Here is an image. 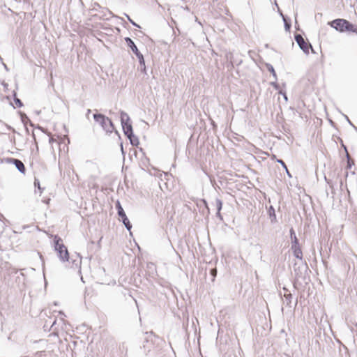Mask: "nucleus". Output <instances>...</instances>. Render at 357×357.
<instances>
[{
  "instance_id": "nucleus-1",
  "label": "nucleus",
  "mask_w": 357,
  "mask_h": 357,
  "mask_svg": "<svg viewBox=\"0 0 357 357\" xmlns=\"http://www.w3.org/2000/svg\"><path fill=\"white\" fill-rule=\"evenodd\" d=\"M162 340L151 332H146L143 344V349L146 356L151 355L152 357H157L161 347L159 345Z\"/></svg>"
},
{
  "instance_id": "nucleus-2",
  "label": "nucleus",
  "mask_w": 357,
  "mask_h": 357,
  "mask_svg": "<svg viewBox=\"0 0 357 357\" xmlns=\"http://www.w3.org/2000/svg\"><path fill=\"white\" fill-rule=\"evenodd\" d=\"M93 119L107 133L114 132L121 138L119 132L115 130L114 125L109 118L102 114L96 113L93 114Z\"/></svg>"
},
{
  "instance_id": "nucleus-3",
  "label": "nucleus",
  "mask_w": 357,
  "mask_h": 357,
  "mask_svg": "<svg viewBox=\"0 0 357 357\" xmlns=\"http://www.w3.org/2000/svg\"><path fill=\"white\" fill-rule=\"evenodd\" d=\"M54 250L57 252L58 257L63 262H70V256L67 248L63 243V240L61 237L56 235L53 239Z\"/></svg>"
},
{
  "instance_id": "nucleus-4",
  "label": "nucleus",
  "mask_w": 357,
  "mask_h": 357,
  "mask_svg": "<svg viewBox=\"0 0 357 357\" xmlns=\"http://www.w3.org/2000/svg\"><path fill=\"white\" fill-rule=\"evenodd\" d=\"M328 24L340 33L349 32L353 27L351 22L342 18L335 19Z\"/></svg>"
},
{
  "instance_id": "nucleus-5",
  "label": "nucleus",
  "mask_w": 357,
  "mask_h": 357,
  "mask_svg": "<svg viewBox=\"0 0 357 357\" xmlns=\"http://www.w3.org/2000/svg\"><path fill=\"white\" fill-rule=\"evenodd\" d=\"M125 41L128 46V47L131 50L135 55L138 56V61L140 66V71L144 74H146V68L145 65V60L143 54L139 51L137 45L134 43V41L129 37L125 38Z\"/></svg>"
},
{
  "instance_id": "nucleus-6",
  "label": "nucleus",
  "mask_w": 357,
  "mask_h": 357,
  "mask_svg": "<svg viewBox=\"0 0 357 357\" xmlns=\"http://www.w3.org/2000/svg\"><path fill=\"white\" fill-rule=\"evenodd\" d=\"M121 123L122 126V129L123 131V133L126 136L130 135L133 134V129L132 126L130 122V119L128 116V114L123 112H121Z\"/></svg>"
},
{
  "instance_id": "nucleus-7",
  "label": "nucleus",
  "mask_w": 357,
  "mask_h": 357,
  "mask_svg": "<svg viewBox=\"0 0 357 357\" xmlns=\"http://www.w3.org/2000/svg\"><path fill=\"white\" fill-rule=\"evenodd\" d=\"M294 39L296 42L297 43L298 45L299 46L300 49L306 54H309V49H312V45L307 42L303 37L298 33L295 34Z\"/></svg>"
},
{
  "instance_id": "nucleus-8",
  "label": "nucleus",
  "mask_w": 357,
  "mask_h": 357,
  "mask_svg": "<svg viewBox=\"0 0 357 357\" xmlns=\"http://www.w3.org/2000/svg\"><path fill=\"white\" fill-rule=\"evenodd\" d=\"M6 162L8 164H12L15 165L16 169L23 175H25L26 174V167L24 165V163L17 158H7L6 159Z\"/></svg>"
},
{
  "instance_id": "nucleus-9",
  "label": "nucleus",
  "mask_w": 357,
  "mask_h": 357,
  "mask_svg": "<svg viewBox=\"0 0 357 357\" xmlns=\"http://www.w3.org/2000/svg\"><path fill=\"white\" fill-rule=\"evenodd\" d=\"M302 268H304L305 271H307L308 269V266L307 263L305 261L304 263H301V264H298V263H294V271L295 273V276L296 278H300L302 275Z\"/></svg>"
},
{
  "instance_id": "nucleus-10",
  "label": "nucleus",
  "mask_w": 357,
  "mask_h": 357,
  "mask_svg": "<svg viewBox=\"0 0 357 357\" xmlns=\"http://www.w3.org/2000/svg\"><path fill=\"white\" fill-rule=\"evenodd\" d=\"M291 250L293 252L294 256L298 259L302 261L303 259V252L301 248V245L299 243L296 244H291Z\"/></svg>"
},
{
  "instance_id": "nucleus-11",
  "label": "nucleus",
  "mask_w": 357,
  "mask_h": 357,
  "mask_svg": "<svg viewBox=\"0 0 357 357\" xmlns=\"http://www.w3.org/2000/svg\"><path fill=\"white\" fill-rule=\"evenodd\" d=\"M118 215L121 220V221L123 222V224L124 225L125 227L129 231H130L131 229H132V225L129 220V219L128 218L125 211H121L120 210V213H118Z\"/></svg>"
},
{
  "instance_id": "nucleus-12",
  "label": "nucleus",
  "mask_w": 357,
  "mask_h": 357,
  "mask_svg": "<svg viewBox=\"0 0 357 357\" xmlns=\"http://www.w3.org/2000/svg\"><path fill=\"white\" fill-rule=\"evenodd\" d=\"M75 257L76 258H74L73 255L70 257V260L72 263L71 268L75 269L80 268L82 264V257L79 255V254H76Z\"/></svg>"
},
{
  "instance_id": "nucleus-13",
  "label": "nucleus",
  "mask_w": 357,
  "mask_h": 357,
  "mask_svg": "<svg viewBox=\"0 0 357 357\" xmlns=\"http://www.w3.org/2000/svg\"><path fill=\"white\" fill-rule=\"evenodd\" d=\"M147 275L151 278H154L157 275V271L155 265L152 262L146 264Z\"/></svg>"
},
{
  "instance_id": "nucleus-14",
  "label": "nucleus",
  "mask_w": 357,
  "mask_h": 357,
  "mask_svg": "<svg viewBox=\"0 0 357 357\" xmlns=\"http://www.w3.org/2000/svg\"><path fill=\"white\" fill-rule=\"evenodd\" d=\"M18 113L20 116L21 121L24 127H26L27 124H29V126L31 127H34V124L32 123V121L29 119L28 116L24 112L20 111Z\"/></svg>"
},
{
  "instance_id": "nucleus-15",
  "label": "nucleus",
  "mask_w": 357,
  "mask_h": 357,
  "mask_svg": "<svg viewBox=\"0 0 357 357\" xmlns=\"http://www.w3.org/2000/svg\"><path fill=\"white\" fill-rule=\"evenodd\" d=\"M280 15L282 17L284 29L287 31H289L291 27V20L287 17L286 15H284L282 13H280Z\"/></svg>"
},
{
  "instance_id": "nucleus-16",
  "label": "nucleus",
  "mask_w": 357,
  "mask_h": 357,
  "mask_svg": "<svg viewBox=\"0 0 357 357\" xmlns=\"http://www.w3.org/2000/svg\"><path fill=\"white\" fill-rule=\"evenodd\" d=\"M268 213L269 218L271 219V223H275L277 222L275 211L273 206H270L268 209Z\"/></svg>"
},
{
  "instance_id": "nucleus-17",
  "label": "nucleus",
  "mask_w": 357,
  "mask_h": 357,
  "mask_svg": "<svg viewBox=\"0 0 357 357\" xmlns=\"http://www.w3.org/2000/svg\"><path fill=\"white\" fill-rule=\"evenodd\" d=\"M284 303L286 305V306L291 307V304L292 299H293V296H292L291 293V292L284 293Z\"/></svg>"
},
{
  "instance_id": "nucleus-18",
  "label": "nucleus",
  "mask_w": 357,
  "mask_h": 357,
  "mask_svg": "<svg viewBox=\"0 0 357 357\" xmlns=\"http://www.w3.org/2000/svg\"><path fill=\"white\" fill-rule=\"evenodd\" d=\"M222 201L218 198L215 199V206L217 209L216 216L220 218L221 220L222 219V215L220 214V211L222 208Z\"/></svg>"
},
{
  "instance_id": "nucleus-19",
  "label": "nucleus",
  "mask_w": 357,
  "mask_h": 357,
  "mask_svg": "<svg viewBox=\"0 0 357 357\" xmlns=\"http://www.w3.org/2000/svg\"><path fill=\"white\" fill-rule=\"evenodd\" d=\"M126 137L129 139L130 143L132 146H137L139 144V139L134 133L130 135L126 136Z\"/></svg>"
},
{
  "instance_id": "nucleus-20",
  "label": "nucleus",
  "mask_w": 357,
  "mask_h": 357,
  "mask_svg": "<svg viewBox=\"0 0 357 357\" xmlns=\"http://www.w3.org/2000/svg\"><path fill=\"white\" fill-rule=\"evenodd\" d=\"M12 96L13 98V101H14L15 104L16 105L17 107L20 108L24 106L22 101L20 98H18L17 96L16 90L13 91Z\"/></svg>"
},
{
  "instance_id": "nucleus-21",
  "label": "nucleus",
  "mask_w": 357,
  "mask_h": 357,
  "mask_svg": "<svg viewBox=\"0 0 357 357\" xmlns=\"http://www.w3.org/2000/svg\"><path fill=\"white\" fill-rule=\"evenodd\" d=\"M289 234H290V238L291 240V244H296V243H299V241H298V238L296 237L295 231L293 227H291L290 229Z\"/></svg>"
},
{
  "instance_id": "nucleus-22",
  "label": "nucleus",
  "mask_w": 357,
  "mask_h": 357,
  "mask_svg": "<svg viewBox=\"0 0 357 357\" xmlns=\"http://www.w3.org/2000/svg\"><path fill=\"white\" fill-rule=\"evenodd\" d=\"M266 67L267 70L271 73L275 80L278 79L276 72L273 68V66L270 63H266Z\"/></svg>"
},
{
  "instance_id": "nucleus-23",
  "label": "nucleus",
  "mask_w": 357,
  "mask_h": 357,
  "mask_svg": "<svg viewBox=\"0 0 357 357\" xmlns=\"http://www.w3.org/2000/svg\"><path fill=\"white\" fill-rule=\"evenodd\" d=\"M276 162L280 163L282 165L283 169H285V172H286L287 174L288 175V176L291 178V175L289 171L288 170L287 166L286 165L285 162L282 159H277Z\"/></svg>"
},
{
  "instance_id": "nucleus-24",
  "label": "nucleus",
  "mask_w": 357,
  "mask_h": 357,
  "mask_svg": "<svg viewBox=\"0 0 357 357\" xmlns=\"http://www.w3.org/2000/svg\"><path fill=\"white\" fill-rule=\"evenodd\" d=\"M347 160V169H351V167L354 165V160L350 157L349 153H347V156H346Z\"/></svg>"
},
{
  "instance_id": "nucleus-25",
  "label": "nucleus",
  "mask_w": 357,
  "mask_h": 357,
  "mask_svg": "<svg viewBox=\"0 0 357 357\" xmlns=\"http://www.w3.org/2000/svg\"><path fill=\"white\" fill-rule=\"evenodd\" d=\"M33 184L35 188H38V189L40 190V192L42 193L43 189L40 187V181L38 178H35Z\"/></svg>"
},
{
  "instance_id": "nucleus-26",
  "label": "nucleus",
  "mask_w": 357,
  "mask_h": 357,
  "mask_svg": "<svg viewBox=\"0 0 357 357\" xmlns=\"http://www.w3.org/2000/svg\"><path fill=\"white\" fill-rule=\"evenodd\" d=\"M126 17H127L128 20L134 26H136V27H138V28H140V26L137 24L135 22H134L131 18L130 17L127 15V14H125Z\"/></svg>"
},
{
  "instance_id": "nucleus-27",
  "label": "nucleus",
  "mask_w": 357,
  "mask_h": 357,
  "mask_svg": "<svg viewBox=\"0 0 357 357\" xmlns=\"http://www.w3.org/2000/svg\"><path fill=\"white\" fill-rule=\"evenodd\" d=\"M116 208L117 210V213H120V210L121 211H124V210H123V207H122V206H121V204L119 201H117L116 202Z\"/></svg>"
},
{
  "instance_id": "nucleus-28",
  "label": "nucleus",
  "mask_w": 357,
  "mask_h": 357,
  "mask_svg": "<svg viewBox=\"0 0 357 357\" xmlns=\"http://www.w3.org/2000/svg\"><path fill=\"white\" fill-rule=\"evenodd\" d=\"M210 274L213 277L212 280L213 281L215 278L216 277V275H217V270L215 268L211 269L210 270Z\"/></svg>"
},
{
  "instance_id": "nucleus-29",
  "label": "nucleus",
  "mask_w": 357,
  "mask_h": 357,
  "mask_svg": "<svg viewBox=\"0 0 357 357\" xmlns=\"http://www.w3.org/2000/svg\"><path fill=\"white\" fill-rule=\"evenodd\" d=\"M276 81H277V80H275L274 82H271V85L272 86H273V88H274V89H277V90H278V89H280V86H279V84L277 83V82H276Z\"/></svg>"
},
{
  "instance_id": "nucleus-30",
  "label": "nucleus",
  "mask_w": 357,
  "mask_h": 357,
  "mask_svg": "<svg viewBox=\"0 0 357 357\" xmlns=\"http://www.w3.org/2000/svg\"><path fill=\"white\" fill-rule=\"evenodd\" d=\"M352 26L353 27L351 29V30H349V32L355 33L356 34H357V25L354 24L352 23Z\"/></svg>"
},
{
  "instance_id": "nucleus-31",
  "label": "nucleus",
  "mask_w": 357,
  "mask_h": 357,
  "mask_svg": "<svg viewBox=\"0 0 357 357\" xmlns=\"http://www.w3.org/2000/svg\"><path fill=\"white\" fill-rule=\"evenodd\" d=\"M279 93L283 96V98L286 102L288 100V98H287V95L286 92L280 91Z\"/></svg>"
},
{
  "instance_id": "nucleus-32",
  "label": "nucleus",
  "mask_w": 357,
  "mask_h": 357,
  "mask_svg": "<svg viewBox=\"0 0 357 357\" xmlns=\"http://www.w3.org/2000/svg\"><path fill=\"white\" fill-rule=\"evenodd\" d=\"M202 202H203L204 206L206 208V209L208 211V213H209V208H208V203H207L206 200L202 199Z\"/></svg>"
},
{
  "instance_id": "nucleus-33",
  "label": "nucleus",
  "mask_w": 357,
  "mask_h": 357,
  "mask_svg": "<svg viewBox=\"0 0 357 357\" xmlns=\"http://www.w3.org/2000/svg\"><path fill=\"white\" fill-rule=\"evenodd\" d=\"M2 85L3 86L5 91H8V84L6 83L5 82H2Z\"/></svg>"
},
{
  "instance_id": "nucleus-34",
  "label": "nucleus",
  "mask_w": 357,
  "mask_h": 357,
  "mask_svg": "<svg viewBox=\"0 0 357 357\" xmlns=\"http://www.w3.org/2000/svg\"><path fill=\"white\" fill-rule=\"evenodd\" d=\"M6 128H7V129H8V130H11V131H13V132H16V131H15V130L12 126H9V125H6Z\"/></svg>"
},
{
  "instance_id": "nucleus-35",
  "label": "nucleus",
  "mask_w": 357,
  "mask_h": 357,
  "mask_svg": "<svg viewBox=\"0 0 357 357\" xmlns=\"http://www.w3.org/2000/svg\"><path fill=\"white\" fill-rule=\"evenodd\" d=\"M342 148L344 149V150L345 151L346 156H347V153H349V152L347 151V147L343 143H342Z\"/></svg>"
},
{
  "instance_id": "nucleus-36",
  "label": "nucleus",
  "mask_w": 357,
  "mask_h": 357,
  "mask_svg": "<svg viewBox=\"0 0 357 357\" xmlns=\"http://www.w3.org/2000/svg\"><path fill=\"white\" fill-rule=\"evenodd\" d=\"M120 146H121V151L122 155H124L126 153H125V151L123 150V143L122 142H121Z\"/></svg>"
},
{
  "instance_id": "nucleus-37",
  "label": "nucleus",
  "mask_w": 357,
  "mask_h": 357,
  "mask_svg": "<svg viewBox=\"0 0 357 357\" xmlns=\"http://www.w3.org/2000/svg\"><path fill=\"white\" fill-rule=\"evenodd\" d=\"M42 351H38L35 354V357H41Z\"/></svg>"
},
{
  "instance_id": "nucleus-38",
  "label": "nucleus",
  "mask_w": 357,
  "mask_h": 357,
  "mask_svg": "<svg viewBox=\"0 0 357 357\" xmlns=\"http://www.w3.org/2000/svg\"><path fill=\"white\" fill-rule=\"evenodd\" d=\"M33 128H34L39 129V130H40L43 131V128L40 126H39V125H37V126H35V125H34V127H33Z\"/></svg>"
},
{
  "instance_id": "nucleus-39",
  "label": "nucleus",
  "mask_w": 357,
  "mask_h": 357,
  "mask_svg": "<svg viewBox=\"0 0 357 357\" xmlns=\"http://www.w3.org/2000/svg\"><path fill=\"white\" fill-rule=\"evenodd\" d=\"M32 137H33V140H34L35 143L37 144V142H36V136H35V134H34V132H32Z\"/></svg>"
},
{
  "instance_id": "nucleus-40",
  "label": "nucleus",
  "mask_w": 357,
  "mask_h": 357,
  "mask_svg": "<svg viewBox=\"0 0 357 357\" xmlns=\"http://www.w3.org/2000/svg\"><path fill=\"white\" fill-rule=\"evenodd\" d=\"M345 116L346 119L347 120V121L349 122V123L354 126V125L352 124V123L351 122V121L349 120L348 116Z\"/></svg>"
},
{
  "instance_id": "nucleus-41",
  "label": "nucleus",
  "mask_w": 357,
  "mask_h": 357,
  "mask_svg": "<svg viewBox=\"0 0 357 357\" xmlns=\"http://www.w3.org/2000/svg\"><path fill=\"white\" fill-rule=\"evenodd\" d=\"M282 289H283V291H284V293H285V292H287V293L290 292V291H289V289H287L285 287H284L282 288Z\"/></svg>"
},
{
  "instance_id": "nucleus-42",
  "label": "nucleus",
  "mask_w": 357,
  "mask_h": 357,
  "mask_svg": "<svg viewBox=\"0 0 357 357\" xmlns=\"http://www.w3.org/2000/svg\"><path fill=\"white\" fill-rule=\"evenodd\" d=\"M3 67H4V68L6 69V71H8V70H9V69H8V66H7L5 63H3Z\"/></svg>"
},
{
  "instance_id": "nucleus-43",
  "label": "nucleus",
  "mask_w": 357,
  "mask_h": 357,
  "mask_svg": "<svg viewBox=\"0 0 357 357\" xmlns=\"http://www.w3.org/2000/svg\"><path fill=\"white\" fill-rule=\"evenodd\" d=\"M94 6H96V8H98H98H100V5H99V3H94Z\"/></svg>"
},
{
  "instance_id": "nucleus-44",
  "label": "nucleus",
  "mask_w": 357,
  "mask_h": 357,
  "mask_svg": "<svg viewBox=\"0 0 357 357\" xmlns=\"http://www.w3.org/2000/svg\"><path fill=\"white\" fill-rule=\"evenodd\" d=\"M94 6H96V8H98H98H100V5H99V3H94Z\"/></svg>"
},
{
  "instance_id": "nucleus-45",
  "label": "nucleus",
  "mask_w": 357,
  "mask_h": 357,
  "mask_svg": "<svg viewBox=\"0 0 357 357\" xmlns=\"http://www.w3.org/2000/svg\"><path fill=\"white\" fill-rule=\"evenodd\" d=\"M24 128H25L26 133L29 134V128H27V126H26V127H24Z\"/></svg>"
},
{
  "instance_id": "nucleus-46",
  "label": "nucleus",
  "mask_w": 357,
  "mask_h": 357,
  "mask_svg": "<svg viewBox=\"0 0 357 357\" xmlns=\"http://www.w3.org/2000/svg\"><path fill=\"white\" fill-rule=\"evenodd\" d=\"M91 110L90 109H87V113H86V116H88L89 114H90Z\"/></svg>"
},
{
  "instance_id": "nucleus-47",
  "label": "nucleus",
  "mask_w": 357,
  "mask_h": 357,
  "mask_svg": "<svg viewBox=\"0 0 357 357\" xmlns=\"http://www.w3.org/2000/svg\"><path fill=\"white\" fill-rule=\"evenodd\" d=\"M29 225H24L23 226V229H26V228H29Z\"/></svg>"
},
{
  "instance_id": "nucleus-48",
  "label": "nucleus",
  "mask_w": 357,
  "mask_h": 357,
  "mask_svg": "<svg viewBox=\"0 0 357 357\" xmlns=\"http://www.w3.org/2000/svg\"><path fill=\"white\" fill-rule=\"evenodd\" d=\"M55 324H56V319L53 321V323H52V324L51 327H53V326H54V325Z\"/></svg>"
},
{
  "instance_id": "nucleus-49",
  "label": "nucleus",
  "mask_w": 357,
  "mask_h": 357,
  "mask_svg": "<svg viewBox=\"0 0 357 357\" xmlns=\"http://www.w3.org/2000/svg\"><path fill=\"white\" fill-rule=\"evenodd\" d=\"M36 114H39L40 113V111H36Z\"/></svg>"
},
{
  "instance_id": "nucleus-50",
  "label": "nucleus",
  "mask_w": 357,
  "mask_h": 357,
  "mask_svg": "<svg viewBox=\"0 0 357 357\" xmlns=\"http://www.w3.org/2000/svg\"><path fill=\"white\" fill-rule=\"evenodd\" d=\"M196 22H198V24H201L200 22H199V20H197V17H196Z\"/></svg>"
},
{
  "instance_id": "nucleus-51",
  "label": "nucleus",
  "mask_w": 357,
  "mask_h": 357,
  "mask_svg": "<svg viewBox=\"0 0 357 357\" xmlns=\"http://www.w3.org/2000/svg\"><path fill=\"white\" fill-rule=\"evenodd\" d=\"M196 22H198V24H201L200 22H199V20H197V17H196Z\"/></svg>"
},
{
  "instance_id": "nucleus-52",
  "label": "nucleus",
  "mask_w": 357,
  "mask_h": 357,
  "mask_svg": "<svg viewBox=\"0 0 357 357\" xmlns=\"http://www.w3.org/2000/svg\"><path fill=\"white\" fill-rule=\"evenodd\" d=\"M176 30L178 31V33H180V30L178 27H176Z\"/></svg>"
},
{
  "instance_id": "nucleus-53",
  "label": "nucleus",
  "mask_w": 357,
  "mask_h": 357,
  "mask_svg": "<svg viewBox=\"0 0 357 357\" xmlns=\"http://www.w3.org/2000/svg\"><path fill=\"white\" fill-rule=\"evenodd\" d=\"M172 22L174 24H176V21H174V20H172Z\"/></svg>"
},
{
  "instance_id": "nucleus-54",
  "label": "nucleus",
  "mask_w": 357,
  "mask_h": 357,
  "mask_svg": "<svg viewBox=\"0 0 357 357\" xmlns=\"http://www.w3.org/2000/svg\"><path fill=\"white\" fill-rule=\"evenodd\" d=\"M93 10H97V8L96 7L93 8Z\"/></svg>"
},
{
  "instance_id": "nucleus-55",
  "label": "nucleus",
  "mask_w": 357,
  "mask_h": 357,
  "mask_svg": "<svg viewBox=\"0 0 357 357\" xmlns=\"http://www.w3.org/2000/svg\"><path fill=\"white\" fill-rule=\"evenodd\" d=\"M50 199H48L47 201L45 202L46 204H48L49 202H50Z\"/></svg>"
},
{
  "instance_id": "nucleus-56",
  "label": "nucleus",
  "mask_w": 357,
  "mask_h": 357,
  "mask_svg": "<svg viewBox=\"0 0 357 357\" xmlns=\"http://www.w3.org/2000/svg\"><path fill=\"white\" fill-rule=\"evenodd\" d=\"M10 105H12L14 108L15 107L12 102H10Z\"/></svg>"
}]
</instances>
